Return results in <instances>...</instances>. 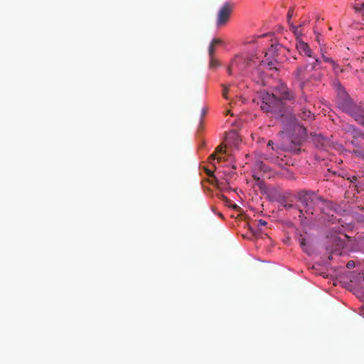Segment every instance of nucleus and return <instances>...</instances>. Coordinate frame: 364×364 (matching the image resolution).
Instances as JSON below:
<instances>
[{"instance_id": "nucleus-23", "label": "nucleus", "mask_w": 364, "mask_h": 364, "mask_svg": "<svg viewBox=\"0 0 364 364\" xmlns=\"http://www.w3.org/2000/svg\"><path fill=\"white\" fill-rule=\"evenodd\" d=\"M216 155L217 154L215 152L213 154H212L210 156H209V161L210 162H212V160H215L216 159ZM218 161H220L222 160V157L221 156H219L217 158Z\"/></svg>"}, {"instance_id": "nucleus-21", "label": "nucleus", "mask_w": 364, "mask_h": 364, "mask_svg": "<svg viewBox=\"0 0 364 364\" xmlns=\"http://www.w3.org/2000/svg\"><path fill=\"white\" fill-rule=\"evenodd\" d=\"M293 14H294V11L292 9H290L289 11H288V13H287V21H288V23L290 25L291 24V17L293 16Z\"/></svg>"}, {"instance_id": "nucleus-36", "label": "nucleus", "mask_w": 364, "mask_h": 364, "mask_svg": "<svg viewBox=\"0 0 364 364\" xmlns=\"http://www.w3.org/2000/svg\"><path fill=\"white\" fill-rule=\"evenodd\" d=\"M320 37L317 36V41L319 42Z\"/></svg>"}, {"instance_id": "nucleus-31", "label": "nucleus", "mask_w": 364, "mask_h": 364, "mask_svg": "<svg viewBox=\"0 0 364 364\" xmlns=\"http://www.w3.org/2000/svg\"><path fill=\"white\" fill-rule=\"evenodd\" d=\"M267 146H272V149H273V150H274V149H275V148H274V147H273V141H271V140H269V141H268Z\"/></svg>"}, {"instance_id": "nucleus-19", "label": "nucleus", "mask_w": 364, "mask_h": 364, "mask_svg": "<svg viewBox=\"0 0 364 364\" xmlns=\"http://www.w3.org/2000/svg\"><path fill=\"white\" fill-rule=\"evenodd\" d=\"M255 223H256V225L257 227L266 226L267 225V223L265 220H263L262 219L255 220Z\"/></svg>"}, {"instance_id": "nucleus-4", "label": "nucleus", "mask_w": 364, "mask_h": 364, "mask_svg": "<svg viewBox=\"0 0 364 364\" xmlns=\"http://www.w3.org/2000/svg\"><path fill=\"white\" fill-rule=\"evenodd\" d=\"M286 130L282 132V134L289 137L293 131L296 132L298 136L294 139H291V144L289 145H283L281 149L290 151H296L299 150L298 147L301 144V138L304 136L306 134V129L298 122L295 116L291 114L289 115V122L286 124Z\"/></svg>"}, {"instance_id": "nucleus-13", "label": "nucleus", "mask_w": 364, "mask_h": 364, "mask_svg": "<svg viewBox=\"0 0 364 364\" xmlns=\"http://www.w3.org/2000/svg\"><path fill=\"white\" fill-rule=\"evenodd\" d=\"M352 144L356 147V149H354L353 151V154L364 159V148L360 147L355 141H352Z\"/></svg>"}, {"instance_id": "nucleus-30", "label": "nucleus", "mask_w": 364, "mask_h": 364, "mask_svg": "<svg viewBox=\"0 0 364 364\" xmlns=\"http://www.w3.org/2000/svg\"><path fill=\"white\" fill-rule=\"evenodd\" d=\"M348 179L351 181V182H354V181H356L358 178L357 176H353L351 178H348Z\"/></svg>"}, {"instance_id": "nucleus-26", "label": "nucleus", "mask_w": 364, "mask_h": 364, "mask_svg": "<svg viewBox=\"0 0 364 364\" xmlns=\"http://www.w3.org/2000/svg\"><path fill=\"white\" fill-rule=\"evenodd\" d=\"M223 95L225 99H228V87H226L225 85H223Z\"/></svg>"}, {"instance_id": "nucleus-20", "label": "nucleus", "mask_w": 364, "mask_h": 364, "mask_svg": "<svg viewBox=\"0 0 364 364\" xmlns=\"http://www.w3.org/2000/svg\"><path fill=\"white\" fill-rule=\"evenodd\" d=\"M290 28H291V30L293 31V33L296 35V36H299L300 35V32L299 31V29H298V27L294 26L292 23L290 24ZM297 38H299V36H297Z\"/></svg>"}, {"instance_id": "nucleus-6", "label": "nucleus", "mask_w": 364, "mask_h": 364, "mask_svg": "<svg viewBox=\"0 0 364 364\" xmlns=\"http://www.w3.org/2000/svg\"><path fill=\"white\" fill-rule=\"evenodd\" d=\"M234 6V3L225 2L219 9L216 20L218 27H221L228 22Z\"/></svg>"}, {"instance_id": "nucleus-37", "label": "nucleus", "mask_w": 364, "mask_h": 364, "mask_svg": "<svg viewBox=\"0 0 364 364\" xmlns=\"http://www.w3.org/2000/svg\"><path fill=\"white\" fill-rule=\"evenodd\" d=\"M320 37L317 36V41L319 42Z\"/></svg>"}, {"instance_id": "nucleus-32", "label": "nucleus", "mask_w": 364, "mask_h": 364, "mask_svg": "<svg viewBox=\"0 0 364 364\" xmlns=\"http://www.w3.org/2000/svg\"><path fill=\"white\" fill-rule=\"evenodd\" d=\"M207 174H208L209 176H213V172H211V171H208L207 172Z\"/></svg>"}, {"instance_id": "nucleus-35", "label": "nucleus", "mask_w": 364, "mask_h": 364, "mask_svg": "<svg viewBox=\"0 0 364 364\" xmlns=\"http://www.w3.org/2000/svg\"><path fill=\"white\" fill-rule=\"evenodd\" d=\"M233 136L237 137V135L235 133H233Z\"/></svg>"}, {"instance_id": "nucleus-24", "label": "nucleus", "mask_w": 364, "mask_h": 364, "mask_svg": "<svg viewBox=\"0 0 364 364\" xmlns=\"http://www.w3.org/2000/svg\"><path fill=\"white\" fill-rule=\"evenodd\" d=\"M322 58L325 62L328 63L331 65L334 64V60L331 58H328L324 55H322Z\"/></svg>"}, {"instance_id": "nucleus-29", "label": "nucleus", "mask_w": 364, "mask_h": 364, "mask_svg": "<svg viewBox=\"0 0 364 364\" xmlns=\"http://www.w3.org/2000/svg\"><path fill=\"white\" fill-rule=\"evenodd\" d=\"M222 152H223V146H222V145L218 146L216 148L215 153H216V154H218V153H222Z\"/></svg>"}, {"instance_id": "nucleus-34", "label": "nucleus", "mask_w": 364, "mask_h": 364, "mask_svg": "<svg viewBox=\"0 0 364 364\" xmlns=\"http://www.w3.org/2000/svg\"><path fill=\"white\" fill-rule=\"evenodd\" d=\"M362 274H363V281H364V269H363Z\"/></svg>"}, {"instance_id": "nucleus-15", "label": "nucleus", "mask_w": 364, "mask_h": 364, "mask_svg": "<svg viewBox=\"0 0 364 364\" xmlns=\"http://www.w3.org/2000/svg\"><path fill=\"white\" fill-rule=\"evenodd\" d=\"M220 65V62L215 58V56H212V58H210L209 66L210 68H216L219 67Z\"/></svg>"}, {"instance_id": "nucleus-11", "label": "nucleus", "mask_w": 364, "mask_h": 364, "mask_svg": "<svg viewBox=\"0 0 364 364\" xmlns=\"http://www.w3.org/2000/svg\"><path fill=\"white\" fill-rule=\"evenodd\" d=\"M316 145L319 149H326L330 145V141L321 136H318L315 139Z\"/></svg>"}, {"instance_id": "nucleus-16", "label": "nucleus", "mask_w": 364, "mask_h": 364, "mask_svg": "<svg viewBox=\"0 0 364 364\" xmlns=\"http://www.w3.org/2000/svg\"><path fill=\"white\" fill-rule=\"evenodd\" d=\"M215 46L210 43L208 48V55L209 58H212V56H215Z\"/></svg>"}, {"instance_id": "nucleus-22", "label": "nucleus", "mask_w": 364, "mask_h": 364, "mask_svg": "<svg viewBox=\"0 0 364 364\" xmlns=\"http://www.w3.org/2000/svg\"><path fill=\"white\" fill-rule=\"evenodd\" d=\"M211 43H213V45H215V46H218V45H221L223 43V41L222 39H220V38H214L213 39V41H211Z\"/></svg>"}, {"instance_id": "nucleus-9", "label": "nucleus", "mask_w": 364, "mask_h": 364, "mask_svg": "<svg viewBox=\"0 0 364 364\" xmlns=\"http://www.w3.org/2000/svg\"><path fill=\"white\" fill-rule=\"evenodd\" d=\"M320 63V60L318 59H315L314 61L311 63H308L304 68H299L297 69V75L300 78V80H304L306 76L303 74L304 71L310 72L314 70L317 68L318 65Z\"/></svg>"}, {"instance_id": "nucleus-2", "label": "nucleus", "mask_w": 364, "mask_h": 364, "mask_svg": "<svg viewBox=\"0 0 364 364\" xmlns=\"http://www.w3.org/2000/svg\"><path fill=\"white\" fill-rule=\"evenodd\" d=\"M292 94L287 87L282 86L281 92L277 96V94L269 95L268 93L262 98L260 108L266 112H272L277 117L286 118L284 112L283 100H290Z\"/></svg>"}, {"instance_id": "nucleus-28", "label": "nucleus", "mask_w": 364, "mask_h": 364, "mask_svg": "<svg viewBox=\"0 0 364 364\" xmlns=\"http://www.w3.org/2000/svg\"><path fill=\"white\" fill-rule=\"evenodd\" d=\"M346 267L348 268V269H352L353 267H355V263L353 261H349L347 264H346Z\"/></svg>"}, {"instance_id": "nucleus-38", "label": "nucleus", "mask_w": 364, "mask_h": 364, "mask_svg": "<svg viewBox=\"0 0 364 364\" xmlns=\"http://www.w3.org/2000/svg\"><path fill=\"white\" fill-rule=\"evenodd\" d=\"M230 110H228L227 111V114H230Z\"/></svg>"}, {"instance_id": "nucleus-12", "label": "nucleus", "mask_w": 364, "mask_h": 364, "mask_svg": "<svg viewBox=\"0 0 364 364\" xmlns=\"http://www.w3.org/2000/svg\"><path fill=\"white\" fill-rule=\"evenodd\" d=\"M333 240V242L336 243V247L333 250V252H336L338 255H341V250L343 247V242L337 237H334Z\"/></svg>"}, {"instance_id": "nucleus-33", "label": "nucleus", "mask_w": 364, "mask_h": 364, "mask_svg": "<svg viewBox=\"0 0 364 364\" xmlns=\"http://www.w3.org/2000/svg\"><path fill=\"white\" fill-rule=\"evenodd\" d=\"M222 198L224 200H228V198L226 196H222Z\"/></svg>"}, {"instance_id": "nucleus-18", "label": "nucleus", "mask_w": 364, "mask_h": 364, "mask_svg": "<svg viewBox=\"0 0 364 364\" xmlns=\"http://www.w3.org/2000/svg\"><path fill=\"white\" fill-rule=\"evenodd\" d=\"M353 9H354L356 11H361L364 10V3H358V4H355L353 6Z\"/></svg>"}, {"instance_id": "nucleus-10", "label": "nucleus", "mask_w": 364, "mask_h": 364, "mask_svg": "<svg viewBox=\"0 0 364 364\" xmlns=\"http://www.w3.org/2000/svg\"><path fill=\"white\" fill-rule=\"evenodd\" d=\"M299 116L302 120L309 122L314 119V114L307 107H303Z\"/></svg>"}, {"instance_id": "nucleus-8", "label": "nucleus", "mask_w": 364, "mask_h": 364, "mask_svg": "<svg viewBox=\"0 0 364 364\" xmlns=\"http://www.w3.org/2000/svg\"><path fill=\"white\" fill-rule=\"evenodd\" d=\"M296 48L298 52L303 55L312 57V50L309 45L300 38H296Z\"/></svg>"}, {"instance_id": "nucleus-1", "label": "nucleus", "mask_w": 364, "mask_h": 364, "mask_svg": "<svg viewBox=\"0 0 364 364\" xmlns=\"http://www.w3.org/2000/svg\"><path fill=\"white\" fill-rule=\"evenodd\" d=\"M297 200L301 203V208H298L299 218L301 221L306 220V215H313L316 206L323 210V205H328L329 202L313 191H300L297 195Z\"/></svg>"}, {"instance_id": "nucleus-27", "label": "nucleus", "mask_w": 364, "mask_h": 364, "mask_svg": "<svg viewBox=\"0 0 364 364\" xmlns=\"http://www.w3.org/2000/svg\"><path fill=\"white\" fill-rule=\"evenodd\" d=\"M284 206V208H285L287 210H290V209H292V208H296L295 205L291 204V203H289V204H285Z\"/></svg>"}, {"instance_id": "nucleus-14", "label": "nucleus", "mask_w": 364, "mask_h": 364, "mask_svg": "<svg viewBox=\"0 0 364 364\" xmlns=\"http://www.w3.org/2000/svg\"><path fill=\"white\" fill-rule=\"evenodd\" d=\"M300 245L302 247L303 250L307 253L308 255H310L311 252V250L310 249L309 246L306 243V240L304 238L300 239Z\"/></svg>"}, {"instance_id": "nucleus-17", "label": "nucleus", "mask_w": 364, "mask_h": 364, "mask_svg": "<svg viewBox=\"0 0 364 364\" xmlns=\"http://www.w3.org/2000/svg\"><path fill=\"white\" fill-rule=\"evenodd\" d=\"M331 65L336 74H338L339 73L343 72V70L340 68L339 65L336 61H334V64H331Z\"/></svg>"}, {"instance_id": "nucleus-25", "label": "nucleus", "mask_w": 364, "mask_h": 364, "mask_svg": "<svg viewBox=\"0 0 364 364\" xmlns=\"http://www.w3.org/2000/svg\"><path fill=\"white\" fill-rule=\"evenodd\" d=\"M307 101H308V98H307V96H306V95H302V96L301 97V98L299 99V103H300L301 105H302V104H304V103L307 102Z\"/></svg>"}, {"instance_id": "nucleus-3", "label": "nucleus", "mask_w": 364, "mask_h": 364, "mask_svg": "<svg viewBox=\"0 0 364 364\" xmlns=\"http://www.w3.org/2000/svg\"><path fill=\"white\" fill-rule=\"evenodd\" d=\"M337 105L341 110L349 114L356 122L364 127V109L361 106L357 105L353 102L340 85L338 87Z\"/></svg>"}, {"instance_id": "nucleus-5", "label": "nucleus", "mask_w": 364, "mask_h": 364, "mask_svg": "<svg viewBox=\"0 0 364 364\" xmlns=\"http://www.w3.org/2000/svg\"><path fill=\"white\" fill-rule=\"evenodd\" d=\"M257 60V58L252 55H237L228 68V74L232 75L233 70H237L242 73H245L248 68L256 65L259 63Z\"/></svg>"}, {"instance_id": "nucleus-39", "label": "nucleus", "mask_w": 364, "mask_h": 364, "mask_svg": "<svg viewBox=\"0 0 364 364\" xmlns=\"http://www.w3.org/2000/svg\"><path fill=\"white\" fill-rule=\"evenodd\" d=\"M363 139H364V135L363 136Z\"/></svg>"}, {"instance_id": "nucleus-7", "label": "nucleus", "mask_w": 364, "mask_h": 364, "mask_svg": "<svg viewBox=\"0 0 364 364\" xmlns=\"http://www.w3.org/2000/svg\"><path fill=\"white\" fill-rule=\"evenodd\" d=\"M282 46L280 44H272L268 50L265 53L264 60L261 61V65H267L270 69L276 68L274 67L275 63L277 62L276 57L277 52L280 51Z\"/></svg>"}]
</instances>
